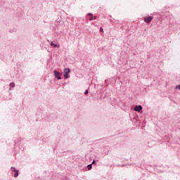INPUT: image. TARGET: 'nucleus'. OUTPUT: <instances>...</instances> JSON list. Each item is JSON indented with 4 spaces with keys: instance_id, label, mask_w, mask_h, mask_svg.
<instances>
[{
    "instance_id": "1",
    "label": "nucleus",
    "mask_w": 180,
    "mask_h": 180,
    "mask_svg": "<svg viewBox=\"0 0 180 180\" xmlns=\"http://www.w3.org/2000/svg\"><path fill=\"white\" fill-rule=\"evenodd\" d=\"M70 72H71V70L70 68H65L64 69V78H65V79H68V78H70V75H68V74H70Z\"/></svg>"
},
{
    "instance_id": "2",
    "label": "nucleus",
    "mask_w": 180,
    "mask_h": 180,
    "mask_svg": "<svg viewBox=\"0 0 180 180\" xmlns=\"http://www.w3.org/2000/svg\"><path fill=\"white\" fill-rule=\"evenodd\" d=\"M11 169L12 172H15L14 178H18V176H19V170L16 169V168H15L13 167H11Z\"/></svg>"
},
{
    "instance_id": "3",
    "label": "nucleus",
    "mask_w": 180,
    "mask_h": 180,
    "mask_svg": "<svg viewBox=\"0 0 180 180\" xmlns=\"http://www.w3.org/2000/svg\"><path fill=\"white\" fill-rule=\"evenodd\" d=\"M54 77L55 78H57V79H61V73L59 72L57 70L53 71Z\"/></svg>"
},
{
    "instance_id": "4",
    "label": "nucleus",
    "mask_w": 180,
    "mask_h": 180,
    "mask_svg": "<svg viewBox=\"0 0 180 180\" xmlns=\"http://www.w3.org/2000/svg\"><path fill=\"white\" fill-rule=\"evenodd\" d=\"M135 112H141L143 110V107L141 105H136L134 108Z\"/></svg>"
},
{
    "instance_id": "5",
    "label": "nucleus",
    "mask_w": 180,
    "mask_h": 180,
    "mask_svg": "<svg viewBox=\"0 0 180 180\" xmlns=\"http://www.w3.org/2000/svg\"><path fill=\"white\" fill-rule=\"evenodd\" d=\"M144 20L146 23H150L151 22V20H153V17H151V16L146 17V18H145Z\"/></svg>"
},
{
    "instance_id": "6",
    "label": "nucleus",
    "mask_w": 180,
    "mask_h": 180,
    "mask_svg": "<svg viewBox=\"0 0 180 180\" xmlns=\"http://www.w3.org/2000/svg\"><path fill=\"white\" fill-rule=\"evenodd\" d=\"M9 32L10 33H16V32H18V29L16 28V27H13L10 28Z\"/></svg>"
},
{
    "instance_id": "7",
    "label": "nucleus",
    "mask_w": 180,
    "mask_h": 180,
    "mask_svg": "<svg viewBox=\"0 0 180 180\" xmlns=\"http://www.w3.org/2000/svg\"><path fill=\"white\" fill-rule=\"evenodd\" d=\"M56 43V41H52L51 42V46H52V47H56V48H60V45H58V44H55Z\"/></svg>"
},
{
    "instance_id": "8",
    "label": "nucleus",
    "mask_w": 180,
    "mask_h": 180,
    "mask_svg": "<svg viewBox=\"0 0 180 180\" xmlns=\"http://www.w3.org/2000/svg\"><path fill=\"white\" fill-rule=\"evenodd\" d=\"M11 88H15V83L12 82V83L10 84V89Z\"/></svg>"
},
{
    "instance_id": "9",
    "label": "nucleus",
    "mask_w": 180,
    "mask_h": 180,
    "mask_svg": "<svg viewBox=\"0 0 180 180\" xmlns=\"http://www.w3.org/2000/svg\"><path fill=\"white\" fill-rule=\"evenodd\" d=\"M87 168H88L89 170L92 169V164H90V165H87Z\"/></svg>"
},
{
    "instance_id": "10",
    "label": "nucleus",
    "mask_w": 180,
    "mask_h": 180,
    "mask_svg": "<svg viewBox=\"0 0 180 180\" xmlns=\"http://www.w3.org/2000/svg\"><path fill=\"white\" fill-rule=\"evenodd\" d=\"M176 89H180V85L176 86Z\"/></svg>"
},
{
    "instance_id": "11",
    "label": "nucleus",
    "mask_w": 180,
    "mask_h": 180,
    "mask_svg": "<svg viewBox=\"0 0 180 180\" xmlns=\"http://www.w3.org/2000/svg\"><path fill=\"white\" fill-rule=\"evenodd\" d=\"M84 95H88V90H86V91H85Z\"/></svg>"
},
{
    "instance_id": "12",
    "label": "nucleus",
    "mask_w": 180,
    "mask_h": 180,
    "mask_svg": "<svg viewBox=\"0 0 180 180\" xmlns=\"http://www.w3.org/2000/svg\"><path fill=\"white\" fill-rule=\"evenodd\" d=\"M100 32H103V27H101V28H100Z\"/></svg>"
},
{
    "instance_id": "13",
    "label": "nucleus",
    "mask_w": 180,
    "mask_h": 180,
    "mask_svg": "<svg viewBox=\"0 0 180 180\" xmlns=\"http://www.w3.org/2000/svg\"><path fill=\"white\" fill-rule=\"evenodd\" d=\"M89 20H94V18L93 17H90L89 18Z\"/></svg>"
},
{
    "instance_id": "14",
    "label": "nucleus",
    "mask_w": 180,
    "mask_h": 180,
    "mask_svg": "<svg viewBox=\"0 0 180 180\" xmlns=\"http://www.w3.org/2000/svg\"><path fill=\"white\" fill-rule=\"evenodd\" d=\"M87 15H90V16H92V13H89Z\"/></svg>"
},
{
    "instance_id": "15",
    "label": "nucleus",
    "mask_w": 180,
    "mask_h": 180,
    "mask_svg": "<svg viewBox=\"0 0 180 180\" xmlns=\"http://www.w3.org/2000/svg\"><path fill=\"white\" fill-rule=\"evenodd\" d=\"M92 164H95V160H93L91 165H92Z\"/></svg>"
},
{
    "instance_id": "16",
    "label": "nucleus",
    "mask_w": 180,
    "mask_h": 180,
    "mask_svg": "<svg viewBox=\"0 0 180 180\" xmlns=\"http://www.w3.org/2000/svg\"><path fill=\"white\" fill-rule=\"evenodd\" d=\"M94 20H96V17H94Z\"/></svg>"
}]
</instances>
